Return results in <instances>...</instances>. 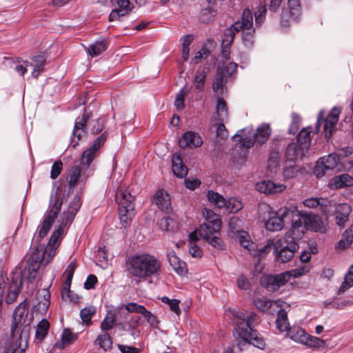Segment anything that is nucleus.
Instances as JSON below:
<instances>
[{"label":"nucleus","mask_w":353,"mask_h":353,"mask_svg":"<svg viewBox=\"0 0 353 353\" xmlns=\"http://www.w3.org/2000/svg\"><path fill=\"white\" fill-rule=\"evenodd\" d=\"M63 201V198L57 193L54 197L52 196L49 209L45 213L41 224L37 228V233L34 234L32 239L34 248L28 259L29 266L25 272L26 274L28 272L30 279H32L36 274H38V270L42 263L46 265L50 262L59 246L61 236L67 227V225L63 222H61L59 228L52 232L46 247L45 245L40 244L39 242L48 234L52 228L61 210Z\"/></svg>","instance_id":"nucleus-1"},{"label":"nucleus","mask_w":353,"mask_h":353,"mask_svg":"<svg viewBox=\"0 0 353 353\" xmlns=\"http://www.w3.org/2000/svg\"><path fill=\"white\" fill-rule=\"evenodd\" d=\"M125 269L130 277L137 283L148 281L152 283L153 279H159L162 273L160 259L149 253L134 254L128 257Z\"/></svg>","instance_id":"nucleus-2"},{"label":"nucleus","mask_w":353,"mask_h":353,"mask_svg":"<svg viewBox=\"0 0 353 353\" xmlns=\"http://www.w3.org/2000/svg\"><path fill=\"white\" fill-rule=\"evenodd\" d=\"M234 320L236 322V332L239 337L242 340L237 346L239 350H242L241 345L246 344L253 345L260 349H263L265 343L263 339L259 336L255 327L261 323V318L253 312H243L236 311L232 312Z\"/></svg>","instance_id":"nucleus-3"},{"label":"nucleus","mask_w":353,"mask_h":353,"mask_svg":"<svg viewBox=\"0 0 353 353\" xmlns=\"http://www.w3.org/2000/svg\"><path fill=\"white\" fill-rule=\"evenodd\" d=\"M205 211L206 221L201 224L199 230V234L214 248L223 250L225 245L220 238L221 219L212 210L205 209Z\"/></svg>","instance_id":"nucleus-4"},{"label":"nucleus","mask_w":353,"mask_h":353,"mask_svg":"<svg viewBox=\"0 0 353 353\" xmlns=\"http://www.w3.org/2000/svg\"><path fill=\"white\" fill-rule=\"evenodd\" d=\"M115 200L119 205V216L121 225L127 228L135 214L134 196L128 190L119 187L116 191Z\"/></svg>","instance_id":"nucleus-5"},{"label":"nucleus","mask_w":353,"mask_h":353,"mask_svg":"<svg viewBox=\"0 0 353 353\" xmlns=\"http://www.w3.org/2000/svg\"><path fill=\"white\" fill-rule=\"evenodd\" d=\"M297 241L289 235L276 240L274 243L275 261L282 263L291 261L299 248Z\"/></svg>","instance_id":"nucleus-6"},{"label":"nucleus","mask_w":353,"mask_h":353,"mask_svg":"<svg viewBox=\"0 0 353 353\" xmlns=\"http://www.w3.org/2000/svg\"><path fill=\"white\" fill-rule=\"evenodd\" d=\"M29 266V261L27 260L26 265L23 270L12 273L11 281L9 284L8 292L6 296L7 304L13 303L18 298L23 286V279H25L28 283H32L37 276V274L32 279L29 278V274L26 273V270Z\"/></svg>","instance_id":"nucleus-7"},{"label":"nucleus","mask_w":353,"mask_h":353,"mask_svg":"<svg viewBox=\"0 0 353 353\" xmlns=\"http://www.w3.org/2000/svg\"><path fill=\"white\" fill-rule=\"evenodd\" d=\"M28 314V301L26 298L14 311L13 322L10 327L12 337H14L16 332H18L21 327H23L22 331L30 329L32 317L29 318Z\"/></svg>","instance_id":"nucleus-8"},{"label":"nucleus","mask_w":353,"mask_h":353,"mask_svg":"<svg viewBox=\"0 0 353 353\" xmlns=\"http://www.w3.org/2000/svg\"><path fill=\"white\" fill-rule=\"evenodd\" d=\"M340 114L341 109L338 107H334L326 116L325 111L321 110L318 115L314 133H318L320 126L323 124L325 137L328 141L332 137L336 124L339 121Z\"/></svg>","instance_id":"nucleus-9"},{"label":"nucleus","mask_w":353,"mask_h":353,"mask_svg":"<svg viewBox=\"0 0 353 353\" xmlns=\"http://www.w3.org/2000/svg\"><path fill=\"white\" fill-rule=\"evenodd\" d=\"M207 196L210 203L219 209L225 208L230 213L235 214L243 208L242 202L234 197L225 200L222 195L212 190H209Z\"/></svg>","instance_id":"nucleus-10"},{"label":"nucleus","mask_w":353,"mask_h":353,"mask_svg":"<svg viewBox=\"0 0 353 353\" xmlns=\"http://www.w3.org/2000/svg\"><path fill=\"white\" fill-rule=\"evenodd\" d=\"M92 114L86 109H84L81 117H78L74 123L71 137V145L75 148L79 145V141L88 137L87 124Z\"/></svg>","instance_id":"nucleus-11"},{"label":"nucleus","mask_w":353,"mask_h":353,"mask_svg":"<svg viewBox=\"0 0 353 353\" xmlns=\"http://www.w3.org/2000/svg\"><path fill=\"white\" fill-rule=\"evenodd\" d=\"M301 15L299 0H288V5L283 8L280 23L283 28H288L292 21H298Z\"/></svg>","instance_id":"nucleus-12"},{"label":"nucleus","mask_w":353,"mask_h":353,"mask_svg":"<svg viewBox=\"0 0 353 353\" xmlns=\"http://www.w3.org/2000/svg\"><path fill=\"white\" fill-rule=\"evenodd\" d=\"M288 282L287 272L277 274H265L260 279L261 285L269 292H276Z\"/></svg>","instance_id":"nucleus-13"},{"label":"nucleus","mask_w":353,"mask_h":353,"mask_svg":"<svg viewBox=\"0 0 353 353\" xmlns=\"http://www.w3.org/2000/svg\"><path fill=\"white\" fill-rule=\"evenodd\" d=\"M339 166V155L336 153H332L319 159L314 168V172L317 177H321L325 174V170L338 168Z\"/></svg>","instance_id":"nucleus-14"},{"label":"nucleus","mask_w":353,"mask_h":353,"mask_svg":"<svg viewBox=\"0 0 353 353\" xmlns=\"http://www.w3.org/2000/svg\"><path fill=\"white\" fill-rule=\"evenodd\" d=\"M81 205L82 201L81 196L79 194L74 195L72 201L70 202L67 210H64L63 212L61 222L67 225L71 224Z\"/></svg>","instance_id":"nucleus-15"},{"label":"nucleus","mask_w":353,"mask_h":353,"mask_svg":"<svg viewBox=\"0 0 353 353\" xmlns=\"http://www.w3.org/2000/svg\"><path fill=\"white\" fill-rule=\"evenodd\" d=\"M305 230L303 214L298 211L297 216L291 223L290 230L285 235H289L290 238L299 241L303 236Z\"/></svg>","instance_id":"nucleus-16"},{"label":"nucleus","mask_w":353,"mask_h":353,"mask_svg":"<svg viewBox=\"0 0 353 353\" xmlns=\"http://www.w3.org/2000/svg\"><path fill=\"white\" fill-rule=\"evenodd\" d=\"M203 144L201 137L193 131H188L183 134L179 140V145L181 148H193L200 147Z\"/></svg>","instance_id":"nucleus-17"},{"label":"nucleus","mask_w":353,"mask_h":353,"mask_svg":"<svg viewBox=\"0 0 353 353\" xmlns=\"http://www.w3.org/2000/svg\"><path fill=\"white\" fill-rule=\"evenodd\" d=\"M256 190L265 194H274L281 193L286 189L283 183H276L272 181H263L256 184Z\"/></svg>","instance_id":"nucleus-18"},{"label":"nucleus","mask_w":353,"mask_h":353,"mask_svg":"<svg viewBox=\"0 0 353 353\" xmlns=\"http://www.w3.org/2000/svg\"><path fill=\"white\" fill-rule=\"evenodd\" d=\"M303 221L305 225V230L319 232L321 233L325 232V226L319 216L311 213H305L303 214Z\"/></svg>","instance_id":"nucleus-19"},{"label":"nucleus","mask_w":353,"mask_h":353,"mask_svg":"<svg viewBox=\"0 0 353 353\" xmlns=\"http://www.w3.org/2000/svg\"><path fill=\"white\" fill-rule=\"evenodd\" d=\"M154 200L157 207L165 214H169L172 211L170 198L165 190H159L154 195Z\"/></svg>","instance_id":"nucleus-20"},{"label":"nucleus","mask_w":353,"mask_h":353,"mask_svg":"<svg viewBox=\"0 0 353 353\" xmlns=\"http://www.w3.org/2000/svg\"><path fill=\"white\" fill-rule=\"evenodd\" d=\"M38 303L34 305L32 310L46 314L50 303V292L48 289L39 291Z\"/></svg>","instance_id":"nucleus-21"},{"label":"nucleus","mask_w":353,"mask_h":353,"mask_svg":"<svg viewBox=\"0 0 353 353\" xmlns=\"http://www.w3.org/2000/svg\"><path fill=\"white\" fill-rule=\"evenodd\" d=\"M172 170L174 174L181 179L185 178L188 172V169L183 163L182 158L176 153L172 155Z\"/></svg>","instance_id":"nucleus-22"},{"label":"nucleus","mask_w":353,"mask_h":353,"mask_svg":"<svg viewBox=\"0 0 353 353\" xmlns=\"http://www.w3.org/2000/svg\"><path fill=\"white\" fill-rule=\"evenodd\" d=\"M353 185V177L348 174H342L333 177L329 183L332 190L340 189Z\"/></svg>","instance_id":"nucleus-23"},{"label":"nucleus","mask_w":353,"mask_h":353,"mask_svg":"<svg viewBox=\"0 0 353 353\" xmlns=\"http://www.w3.org/2000/svg\"><path fill=\"white\" fill-rule=\"evenodd\" d=\"M306 151L299 145L295 143H290L285 150V156L286 161L295 162V160L301 159Z\"/></svg>","instance_id":"nucleus-24"},{"label":"nucleus","mask_w":353,"mask_h":353,"mask_svg":"<svg viewBox=\"0 0 353 353\" xmlns=\"http://www.w3.org/2000/svg\"><path fill=\"white\" fill-rule=\"evenodd\" d=\"M233 28L236 30H248L253 28V16L250 9L243 10L241 21H237L233 23Z\"/></svg>","instance_id":"nucleus-25"},{"label":"nucleus","mask_w":353,"mask_h":353,"mask_svg":"<svg viewBox=\"0 0 353 353\" xmlns=\"http://www.w3.org/2000/svg\"><path fill=\"white\" fill-rule=\"evenodd\" d=\"M76 268H77V264H76V262L74 261L71 262L68 265V267L66 268V269L65 270V274L66 275V279L63 283V285L61 289V294L62 298H64L66 294L70 295L71 293L70 288L71 286L72 280L73 275H74V271L76 270Z\"/></svg>","instance_id":"nucleus-26"},{"label":"nucleus","mask_w":353,"mask_h":353,"mask_svg":"<svg viewBox=\"0 0 353 353\" xmlns=\"http://www.w3.org/2000/svg\"><path fill=\"white\" fill-rule=\"evenodd\" d=\"M167 256L170 266L179 275H184L187 272L186 263L182 261L173 250L169 252Z\"/></svg>","instance_id":"nucleus-27"},{"label":"nucleus","mask_w":353,"mask_h":353,"mask_svg":"<svg viewBox=\"0 0 353 353\" xmlns=\"http://www.w3.org/2000/svg\"><path fill=\"white\" fill-rule=\"evenodd\" d=\"M312 132V127L310 125L306 128H303L296 136L297 144L304 148L305 151L307 150L310 145L312 140L311 134Z\"/></svg>","instance_id":"nucleus-28"},{"label":"nucleus","mask_w":353,"mask_h":353,"mask_svg":"<svg viewBox=\"0 0 353 353\" xmlns=\"http://www.w3.org/2000/svg\"><path fill=\"white\" fill-rule=\"evenodd\" d=\"M78 337V333H72L69 328H65L61 334V341L57 342L54 347L59 350H63L65 345L76 341Z\"/></svg>","instance_id":"nucleus-29"},{"label":"nucleus","mask_w":353,"mask_h":353,"mask_svg":"<svg viewBox=\"0 0 353 353\" xmlns=\"http://www.w3.org/2000/svg\"><path fill=\"white\" fill-rule=\"evenodd\" d=\"M271 132L272 130L269 124L263 123L259 126L253 136L256 143L261 145L265 143L268 140Z\"/></svg>","instance_id":"nucleus-30"},{"label":"nucleus","mask_w":353,"mask_h":353,"mask_svg":"<svg viewBox=\"0 0 353 353\" xmlns=\"http://www.w3.org/2000/svg\"><path fill=\"white\" fill-rule=\"evenodd\" d=\"M298 208L296 206L290 205L289 207L281 208L277 211V214L281 216L283 220V224H289L297 216Z\"/></svg>","instance_id":"nucleus-31"},{"label":"nucleus","mask_w":353,"mask_h":353,"mask_svg":"<svg viewBox=\"0 0 353 353\" xmlns=\"http://www.w3.org/2000/svg\"><path fill=\"white\" fill-rule=\"evenodd\" d=\"M228 118L227 103L223 98H219L216 101V114L214 116V121H225Z\"/></svg>","instance_id":"nucleus-32"},{"label":"nucleus","mask_w":353,"mask_h":353,"mask_svg":"<svg viewBox=\"0 0 353 353\" xmlns=\"http://www.w3.org/2000/svg\"><path fill=\"white\" fill-rule=\"evenodd\" d=\"M236 239L240 245L245 249L248 250L249 253H250L251 251H254V249L256 247V243L250 240V237L247 232L241 231L236 235Z\"/></svg>","instance_id":"nucleus-33"},{"label":"nucleus","mask_w":353,"mask_h":353,"mask_svg":"<svg viewBox=\"0 0 353 353\" xmlns=\"http://www.w3.org/2000/svg\"><path fill=\"white\" fill-rule=\"evenodd\" d=\"M276 328L281 332H285L288 330L290 323L288 319V314L285 310L280 309L277 314V318L276 319Z\"/></svg>","instance_id":"nucleus-34"},{"label":"nucleus","mask_w":353,"mask_h":353,"mask_svg":"<svg viewBox=\"0 0 353 353\" xmlns=\"http://www.w3.org/2000/svg\"><path fill=\"white\" fill-rule=\"evenodd\" d=\"M283 220L277 213L265 223V228L270 231H279L283 229Z\"/></svg>","instance_id":"nucleus-35"},{"label":"nucleus","mask_w":353,"mask_h":353,"mask_svg":"<svg viewBox=\"0 0 353 353\" xmlns=\"http://www.w3.org/2000/svg\"><path fill=\"white\" fill-rule=\"evenodd\" d=\"M300 172V168L295 162H285L283 168V175L285 179H290L296 177Z\"/></svg>","instance_id":"nucleus-36"},{"label":"nucleus","mask_w":353,"mask_h":353,"mask_svg":"<svg viewBox=\"0 0 353 353\" xmlns=\"http://www.w3.org/2000/svg\"><path fill=\"white\" fill-rule=\"evenodd\" d=\"M353 242V225L350 226L343 234L342 239L338 243V247L343 250L348 248Z\"/></svg>","instance_id":"nucleus-37"},{"label":"nucleus","mask_w":353,"mask_h":353,"mask_svg":"<svg viewBox=\"0 0 353 353\" xmlns=\"http://www.w3.org/2000/svg\"><path fill=\"white\" fill-rule=\"evenodd\" d=\"M81 173V169L79 165L72 166L68 173V179L70 189L74 188L79 178Z\"/></svg>","instance_id":"nucleus-38"},{"label":"nucleus","mask_w":353,"mask_h":353,"mask_svg":"<svg viewBox=\"0 0 353 353\" xmlns=\"http://www.w3.org/2000/svg\"><path fill=\"white\" fill-rule=\"evenodd\" d=\"M238 65L234 62H230L227 64H223L217 68V72L228 79L231 77L236 72Z\"/></svg>","instance_id":"nucleus-39"},{"label":"nucleus","mask_w":353,"mask_h":353,"mask_svg":"<svg viewBox=\"0 0 353 353\" xmlns=\"http://www.w3.org/2000/svg\"><path fill=\"white\" fill-rule=\"evenodd\" d=\"M287 331L291 339L301 343H303L307 334L305 330L300 327H290Z\"/></svg>","instance_id":"nucleus-40"},{"label":"nucleus","mask_w":353,"mask_h":353,"mask_svg":"<svg viewBox=\"0 0 353 353\" xmlns=\"http://www.w3.org/2000/svg\"><path fill=\"white\" fill-rule=\"evenodd\" d=\"M96 342L104 351L110 350L112 346V340L110 334L107 332H103L99 334L97 337Z\"/></svg>","instance_id":"nucleus-41"},{"label":"nucleus","mask_w":353,"mask_h":353,"mask_svg":"<svg viewBox=\"0 0 353 353\" xmlns=\"http://www.w3.org/2000/svg\"><path fill=\"white\" fill-rule=\"evenodd\" d=\"M274 240H269L267 243L260 249H258L256 245L254 251H251L250 254L255 257L263 258L271 251L272 248H274Z\"/></svg>","instance_id":"nucleus-42"},{"label":"nucleus","mask_w":353,"mask_h":353,"mask_svg":"<svg viewBox=\"0 0 353 353\" xmlns=\"http://www.w3.org/2000/svg\"><path fill=\"white\" fill-rule=\"evenodd\" d=\"M139 325V319L135 320L133 323L122 322L119 323L117 326L119 330L125 332H130L132 336H139V332L136 330Z\"/></svg>","instance_id":"nucleus-43"},{"label":"nucleus","mask_w":353,"mask_h":353,"mask_svg":"<svg viewBox=\"0 0 353 353\" xmlns=\"http://www.w3.org/2000/svg\"><path fill=\"white\" fill-rule=\"evenodd\" d=\"M96 313V308L94 306H89L82 309L80 312V316L83 323L86 326L92 325V318Z\"/></svg>","instance_id":"nucleus-44"},{"label":"nucleus","mask_w":353,"mask_h":353,"mask_svg":"<svg viewBox=\"0 0 353 353\" xmlns=\"http://www.w3.org/2000/svg\"><path fill=\"white\" fill-rule=\"evenodd\" d=\"M106 49L107 43L105 40H102L90 45L88 48V53L92 57H97L105 51Z\"/></svg>","instance_id":"nucleus-45"},{"label":"nucleus","mask_w":353,"mask_h":353,"mask_svg":"<svg viewBox=\"0 0 353 353\" xmlns=\"http://www.w3.org/2000/svg\"><path fill=\"white\" fill-rule=\"evenodd\" d=\"M207 72L203 70H197L195 72L194 83L195 88L201 92L203 90Z\"/></svg>","instance_id":"nucleus-46"},{"label":"nucleus","mask_w":353,"mask_h":353,"mask_svg":"<svg viewBox=\"0 0 353 353\" xmlns=\"http://www.w3.org/2000/svg\"><path fill=\"white\" fill-rule=\"evenodd\" d=\"M115 323V315L112 312H108L100 325L103 332H107L113 328Z\"/></svg>","instance_id":"nucleus-47"},{"label":"nucleus","mask_w":353,"mask_h":353,"mask_svg":"<svg viewBox=\"0 0 353 353\" xmlns=\"http://www.w3.org/2000/svg\"><path fill=\"white\" fill-rule=\"evenodd\" d=\"M49 327V322L46 319H42L37 325L36 338L40 341L43 340L48 334Z\"/></svg>","instance_id":"nucleus-48"},{"label":"nucleus","mask_w":353,"mask_h":353,"mask_svg":"<svg viewBox=\"0 0 353 353\" xmlns=\"http://www.w3.org/2000/svg\"><path fill=\"white\" fill-rule=\"evenodd\" d=\"M242 30V41L243 44L248 48H252L254 43V28H250Z\"/></svg>","instance_id":"nucleus-49"},{"label":"nucleus","mask_w":353,"mask_h":353,"mask_svg":"<svg viewBox=\"0 0 353 353\" xmlns=\"http://www.w3.org/2000/svg\"><path fill=\"white\" fill-rule=\"evenodd\" d=\"M98 152L99 151L94 150L92 147H90L85 150L81 155V163L88 166L90 165L93 159L97 155Z\"/></svg>","instance_id":"nucleus-50"},{"label":"nucleus","mask_w":353,"mask_h":353,"mask_svg":"<svg viewBox=\"0 0 353 353\" xmlns=\"http://www.w3.org/2000/svg\"><path fill=\"white\" fill-rule=\"evenodd\" d=\"M189 92L190 89L187 86H185L181 90L180 92L176 95L174 100V106L178 110L183 109L185 106L184 98L188 94Z\"/></svg>","instance_id":"nucleus-51"},{"label":"nucleus","mask_w":353,"mask_h":353,"mask_svg":"<svg viewBox=\"0 0 353 353\" xmlns=\"http://www.w3.org/2000/svg\"><path fill=\"white\" fill-rule=\"evenodd\" d=\"M161 301L169 305L170 310L177 315L181 314V309L179 307L180 301L177 299H170L168 296H163L161 299Z\"/></svg>","instance_id":"nucleus-52"},{"label":"nucleus","mask_w":353,"mask_h":353,"mask_svg":"<svg viewBox=\"0 0 353 353\" xmlns=\"http://www.w3.org/2000/svg\"><path fill=\"white\" fill-rule=\"evenodd\" d=\"M291 117L292 122L288 129V133L294 135L299 130L302 119L301 117L296 112H292Z\"/></svg>","instance_id":"nucleus-53"},{"label":"nucleus","mask_w":353,"mask_h":353,"mask_svg":"<svg viewBox=\"0 0 353 353\" xmlns=\"http://www.w3.org/2000/svg\"><path fill=\"white\" fill-rule=\"evenodd\" d=\"M239 32V30H236V28H233L232 24L230 26V28H227L224 30L222 43L226 45H232L235 34Z\"/></svg>","instance_id":"nucleus-54"},{"label":"nucleus","mask_w":353,"mask_h":353,"mask_svg":"<svg viewBox=\"0 0 353 353\" xmlns=\"http://www.w3.org/2000/svg\"><path fill=\"white\" fill-rule=\"evenodd\" d=\"M323 343V341L319 338L307 334L302 344L310 347H317L322 346Z\"/></svg>","instance_id":"nucleus-55"},{"label":"nucleus","mask_w":353,"mask_h":353,"mask_svg":"<svg viewBox=\"0 0 353 353\" xmlns=\"http://www.w3.org/2000/svg\"><path fill=\"white\" fill-rule=\"evenodd\" d=\"M32 63H30L31 66L39 68L40 71L44 70V66L46 62V58L43 54H37L32 58Z\"/></svg>","instance_id":"nucleus-56"},{"label":"nucleus","mask_w":353,"mask_h":353,"mask_svg":"<svg viewBox=\"0 0 353 353\" xmlns=\"http://www.w3.org/2000/svg\"><path fill=\"white\" fill-rule=\"evenodd\" d=\"M254 303L258 310L263 312H268L272 305L271 301L264 300L260 298L255 299Z\"/></svg>","instance_id":"nucleus-57"},{"label":"nucleus","mask_w":353,"mask_h":353,"mask_svg":"<svg viewBox=\"0 0 353 353\" xmlns=\"http://www.w3.org/2000/svg\"><path fill=\"white\" fill-rule=\"evenodd\" d=\"M267 12V8L265 5L260 6L258 10L255 12V23L256 26H261L263 23L265 14Z\"/></svg>","instance_id":"nucleus-58"},{"label":"nucleus","mask_w":353,"mask_h":353,"mask_svg":"<svg viewBox=\"0 0 353 353\" xmlns=\"http://www.w3.org/2000/svg\"><path fill=\"white\" fill-rule=\"evenodd\" d=\"M225 79H226V78H225L223 75L216 71L215 79L212 85V89L214 92H217L219 89L223 88L226 84V81H225Z\"/></svg>","instance_id":"nucleus-59"},{"label":"nucleus","mask_w":353,"mask_h":353,"mask_svg":"<svg viewBox=\"0 0 353 353\" xmlns=\"http://www.w3.org/2000/svg\"><path fill=\"white\" fill-rule=\"evenodd\" d=\"M63 170V163L61 161H56L52 165L50 170V178L56 179Z\"/></svg>","instance_id":"nucleus-60"},{"label":"nucleus","mask_w":353,"mask_h":353,"mask_svg":"<svg viewBox=\"0 0 353 353\" xmlns=\"http://www.w3.org/2000/svg\"><path fill=\"white\" fill-rule=\"evenodd\" d=\"M351 207L347 203H340L336 207V214L348 217L351 212Z\"/></svg>","instance_id":"nucleus-61"},{"label":"nucleus","mask_w":353,"mask_h":353,"mask_svg":"<svg viewBox=\"0 0 353 353\" xmlns=\"http://www.w3.org/2000/svg\"><path fill=\"white\" fill-rule=\"evenodd\" d=\"M309 272V269L305 266L296 268L294 270H291L289 271H285V272H287V274L288 276V281H290L291 277L294 278H298L303 275H304L305 273Z\"/></svg>","instance_id":"nucleus-62"},{"label":"nucleus","mask_w":353,"mask_h":353,"mask_svg":"<svg viewBox=\"0 0 353 353\" xmlns=\"http://www.w3.org/2000/svg\"><path fill=\"white\" fill-rule=\"evenodd\" d=\"M129 13L128 11L119 7V8L113 9L109 15V21H113L118 20L121 17H124Z\"/></svg>","instance_id":"nucleus-63"},{"label":"nucleus","mask_w":353,"mask_h":353,"mask_svg":"<svg viewBox=\"0 0 353 353\" xmlns=\"http://www.w3.org/2000/svg\"><path fill=\"white\" fill-rule=\"evenodd\" d=\"M145 307L143 305H139L136 303H129L125 305V310L129 312H134L137 314H143L145 310Z\"/></svg>","instance_id":"nucleus-64"}]
</instances>
